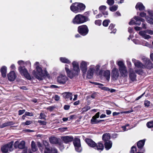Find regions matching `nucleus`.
<instances>
[{
    "label": "nucleus",
    "mask_w": 153,
    "mask_h": 153,
    "mask_svg": "<svg viewBox=\"0 0 153 153\" xmlns=\"http://www.w3.org/2000/svg\"><path fill=\"white\" fill-rule=\"evenodd\" d=\"M85 7L84 4L82 3H75L70 7L71 10L75 13L80 12L84 10Z\"/></svg>",
    "instance_id": "obj_1"
},
{
    "label": "nucleus",
    "mask_w": 153,
    "mask_h": 153,
    "mask_svg": "<svg viewBox=\"0 0 153 153\" xmlns=\"http://www.w3.org/2000/svg\"><path fill=\"white\" fill-rule=\"evenodd\" d=\"M119 66V70L122 77H126L127 76L128 71L124 63L122 61H119L117 63Z\"/></svg>",
    "instance_id": "obj_2"
},
{
    "label": "nucleus",
    "mask_w": 153,
    "mask_h": 153,
    "mask_svg": "<svg viewBox=\"0 0 153 153\" xmlns=\"http://www.w3.org/2000/svg\"><path fill=\"white\" fill-rule=\"evenodd\" d=\"M87 18L81 14H78L75 16L73 20V22L74 24H80L87 21Z\"/></svg>",
    "instance_id": "obj_3"
},
{
    "label": "nucleus",
    "mask_w": 153,
    "mask_h": 153,
    "mask_svg": "<svg viewBox=\"0 0 153 153\" xmlns=\"http://www.w3.org/2000/svg\"><path fill=\"white\" fill-rule=\"evenodd\" d=\"M50 76L45 68L42 69L39 66V80L43 79L46 77L49 78Z\"/></svg>",
    "instance_id": "obj_4"
},
{
    "label": "nucleus",
    "mask_w": 153,
    "mask_h": 153,
    "mask_svg": "<svg viewBox=\"0 0 153 153\" xmlns=\"http://www.w3.org/2000/svg\"><path fill=\"white\" fill-rule=\"evenodd\" d=\"M18 70L22 75L24 76L28 79H31V78L30 75L28 73L27 70L24 66H20L19 67Z\"/></svg>",
    "instance_id": "obj_5"
},
{
    "label": "nucleus",
    "mask_w": 153,
    "mask_h": 153,
    "mask_svg": "<svg viewBox=\"0 0 153 153\" xmlns=\"http://www.w3.org/2000/svg\"><path fill=\"white\" fill-rule=\"evenodd\" d=\"M43 144L45 148L44 153H57V151L56 149L49 147L48 143L46 141L44 142Z\"/></svg>",
    "instance_id": "obj_6"
},
{
    "label": "nucleus",
    "mask_w": 153,
    "mask_h": 153,
    "mask_svg": "<svg viewBox=\"0 0 153 153\" xmlns=\"http://www.w3.org/2000/svg\"><path fill=\"white\" fill-rule=\"evenodd\" d=\"M13 144V142L7 144L2 147L1 150L3 153H8L9 151H11L13 150L12 147Z\"/></svg>",
    "instance_id": "obj_7"
},
{
    "label": "nucleus",
    "mask_w": 153,
    "mask_h": 153,
    "mask_svg": "<svg viewBox=\"0 0 153 153\" xmlns=\"http://www.w3.org/2000/svg\"><path fill=\"white\" fill-rule=\"evenodd\" d=\"M68 78L65 75L60 74L57 76V81L60 84L64 85L68 80Z\"/></svg>",
    "instance_id": "obj_8"
},
{
    "label": "nucleus",
    "mask_w": 153,
    "mask_h": 153,
    "mask_svg": "<svg viewBox=\"0 0 153 153\" xmlns=\"http://www.w3.org/2000/svg\"><path fill=\"white\" fill-rule=\"evenodd\" d=\"M78 31L81 35L85 36L86 35L88 31V27L85 25L79 26L78 28Z\"/></svg>",
    "instance_id": "obj_9"
},
{
    "label": "nucleus",
    "mask_w": 153,
    "mask_h": 153,
    "mask_svg": "<svg viewBox=\"0 0 153 153\" xmlns=\"http://www.w3.org/2000/svg\"><path fill=\"white\" fill-rule=\"evenodd\" d=\"M76 150L78 152H81L82 150L80 143V140L78 138H75L73 142Z\"/></svg>",
    "instance_id": "obj_10"
},
{
    "label": "nucleus",
    "mask_w": 153,
    "mask_h": 153,
    "mask_svg": "<svg viewBox=\"0 0 153 153\" xmlns=\"http://www.w3.org/2000/svg\"><path fill=\"white\" fill-rule=\"evenodd\" d=\"M119 76L118 69L116 68H113L111 72V79L113 80H117Z\"/></svg>",
    "instance_id": "obj_11"
},
{
    "label": "nucleus",
    "mask_w": 153,
    "mask_h": 153,
    "mask_svg": "<svg viewBox=\"0 0 153 153\" xmlns=\"http://www.w3.org/2000/svg\"><path fill=\"white\" fill-rule=\"evenodd\" d=\"M89 63L85 61H82L80 64V69L83 73H85L87 70V65Z\"/></svg>",
    "instance_id": "obj_12"
},
{
    "label": "nucleus",
    "mask_w": 153,
    "mask_h": 153,
    "mask_svg": "<svg viewBox=\"0 0 153 153\" xmlns=\"http://www.w3.org/2000/svg\"><path fill=\"white\" fill-rule=\"evenodd\" d=\"M25 142L24 141H22L19 142L18 141H17L15 142L14 143V147L16 148H18L20 149H23L25 147Z\"/></svg>",
    "instance_id": "obj_13"
},
{
    "label": "nucleus",
    "mask_w": 153,
    "mask_h": 153,
    "mask_svg": "<svg viewBox=\"0 0 153 153\" xmlns=\"http://www.w3.org/2000/svg\"><path fill=\"white\" fill-rule=\"evenodd\" d=\"M8 80L10 81H14L16 77V75L15 72L13 71H11L7 75Z\"/></svg>",
    "instance_id": "obj_14"
},
{
    "label": "nucleus",
    "mask_w": 153,
    "mask_h": 153,
    "mask_svg": "<svg viewBox=\"0 0 153 153\" xmlns=\"http://www.w3.org/2000/svg\"><path fill=\"white\" fill-rule=\"evenodd\" d=\"M94 66L91 65L88 70L87 75V77L88 78L91 79L92 77L94 71Z\"/></svg>",
    "instance_id": "obj_15"
},
{
    "label": "nucleus",
    "mask_w": 153,
    "mask_h": 153,
    "mask_svg": "<svg viewBox=\"0 0 153 153\" xmlns=\"http://www.w3.org/2000/svg\"><path fill=\"white\" fill-rule=\"evenodd\" d=\"M145 62V65H146V68L148 69H151L153 67V65L151 61L147 58H145L144 60Z\"/></svg>",
    "instance_id": "obj_16"
},
{
    "label": "nucleus",
    "mask_w": 153,
    "mask_h": 153,
    "mask_svg": "<svg viewBox=\"0 0 153 153\" xmlns=\"http://www.w3.org/2000/svg\"><path fill=\"white\" fill-rule=\"evenodd\" d=\"M61 139L65 143H66L72 141L74 138L73 137L71 136H66L62 137Z\"/></svg>",
    "instance_id": "obj_17"
},
{
    "label": "nucleus",
    "mask_w": 153,
    "mask_h": 153,
    "mask_svg": "<svg viewBox=\"0 0 153 153\" xmlns=\"http://www.w3.org/2000/svg\"><path fill=\"white\" fill-rule=\"evenodd\" d=\"M147 33L146 30L144 31H141L139 32V34L143 38L145 39H148L151 38V36L148 35L146 34Z\"/></svg>",
    "instance_id": "obj_18"
},
{
    "label": "nucleus",
    "mask_w": 153,
    "mask_h": 153,
    "mask_svg": "<svg viewBox=\"0 0 153 153\" xmlns=\"http://www.w3.org/2000/svg\"><path fill=\"white\" fill-rule=\"evenodd\" d=\"M85 141L88 145L91 147H93L94 148L95 147V146H96V143L91 139H86Z\"/></svg>",
    "instance_id": "obj_19"
},
{
    "label": "nucleus",
    "mask_w": 153,
    "mask_h": 153,
    "mask_svg": "<svg viewBox=\"0 0 153 153\" xmlns=\"http://www.w3.org/2000/svg\"><path fill=\"white\" fill-rule=\"evenodd\" d=\"M104 148V146L103 144L101 143V142H100L98 143L97 144H96V146H95L94 149L100 152L103 150Z\"/></svg>",
    "instance_id": "obj_20"
},
{
    "label": "nucleus",
    "mask_w": 153,
    "mask_h": 153,
    "mask_svg": "<svg viewBox=\"0 0 153 153\" xmlns=\"http://www.w3.org/2000/svg\"><path fill=\"white\" fill-rule=\"evenodd\" d=\"M38 63L37 62H36L34 65L35 67L36 68V71L34 70L33 72V74L34 76L36 78L38 79Z\"/></svg>",
    "instance_id": "obj_21"
},
{
    "label": "nucleus",
    "mask_w": 153,
    "mask_h": 153,
    "mask_svg": "<svg viewBox=\"0 0 153 153\" xmlns=\"http://www.w3.org/2000/svg\"><path fill=\"white\" fill-rule=\"evenodd\" d=\"M129 77L130 79L133 81H135L136 80V75L133 71L132 69L130 70Z\"/></svg>",
    "instance_id": "obj_22"
},
{
    "label": "nucleus",
    "mask_w": 153,
    "mask_h": 153,
    "mask_svg": "<svg viewBox=\"0 0 153 153\" xmlns=\"http://www.w3.org/2000/svg\"><path fill=\"white\" fill-rule=\"evenodd\" d=\"M67 65H65V69L68 76L71 78L73 77V75L72 74V71H71L69 69Z\"/></svg>",
    "instance_id": "obj_23"
},
{
    "label": "nucleus",
    "mask_w": 153,
    "mask_h": 153,
    "mask_svg": "<svg viewBox=\"0 0 153 153\" xmlns=\"http://www.w3.org/2000/svg\"><path fill=\"white\" fill-rule=\"evenodd\" d=\"M80 70L79 66H77L73 67V69L72 71V74L73 75V77L75 75H78L80 72Z\"/></svg>",
    "instance_id": "obj_24"
},
{
    "label": "nucleus",
    "mask_w": 153,
    "mask_h": 153,
    "mask_svg": "<svg viewBox=\"0 0 153 153\" xmlns=\"http://www.w3.org/2000/svg\"><path fill=\"white\" fill-rule=\"evenodd\" d=\"M7 71V68L5 66H4L1 67L0 69V72L1 75L3 77H5L6 75Z\"/></svg>",
    "instance_id": "obj_25"
},
{
    "label": "nucleus",
    "mask_w": 153,
    "mask_h": 153,
    "mask_svg": "<svg viewBox=\"0 0 153 153\" xmlns=\"http://www.w3.org/2000/svg\"><path fill=\"white\" fill-rule=\"evenodd\" d=\"M63 96L65 99H69L71 100L72 99V95L71 93L66 92L63 93Z\"/></svg>",
    "instance_id": "obj_26"
},
{
    "label": "nucleus",
    "mask_w": 153,
    "mask_h": 153,
    "mask_svg": "<svg viewBox=\"0 0 153 153\" xmlns=\"http://www.w3.org/2000/svg\"><path fill=\"white\" fill-rule=\"evenodd\" d=\"M110 138V134L109 133H106L103 134L102 137V139L105 142L109 140Z\"/></svg>",
    "instance_id": "obj_27"
},
{
    "label": "nucleus",
    "mask_w": 153,
    "mask_h": 153,
    "mask_svg": "<svg viewBox=\"0 0 153 153\" xmlns=\"http://www.w3.org/2000/svg\"><path fill=\"white\" fill-rule=\"evenodd\" d=\"M14 124V123L12 121L8 122H7L4 123L2 124H1L0 125V128H2L7 126L13 125Z\"/></svg>",
    "instance_id": "obj_28"
},
{
    "label": "nucleus",
    "mask_w": 153,
    "mask_h": 153,
    "mask_svg": "<svg viewBox=\"0 0 153 153\" xmlns=\"http://www.w3.org/2000/svg\"><path fill=\"white\" fill-rule=\"evenodd\" d=\"M135 8L137 9H138L140 10H142L144 9L145 7L142 3L138 2L137 3Z\"/></svg>",
    "instance_id": "obj_29"
},
{
    "label": "nucleus",
    "mask_w": 153,
    "mask_h": 153,
    "mask_svg": "<svg viewBox=\"0 0 153 153\" xmlns=\"http://www.w3.org/2000/svg\"><path fill=\"white\" fill-rule=\"evenodd\" d=\"M110 71L108 70L105 71L104 73V76L108 81H109L110 78Z\"/></svg>",
    "instance_id": "obj_30"
},
{
    "label": "nucleus",
    "mask_w": 153,
    "mask_h": 153,
    "mask_svg": "<svg viewBox=\"0 0 153 153\" xmlns=\"http://www.w3.org/2000/svg\"><path fill=\"white\" fill-rule=\"evenodd\" d=\"M104 144L105 148L106 150H108L111 147L112 143L110 141H108L105 142Z\"/></svg>",
    "instance_id": "obj_31"
},
{
    "label": "nucleus",
    "mask_w": 153,
    "mask_h": 153,
    "mask_svg": "<svg viewBox=\"0 0 153 153\" xmlns=\"http://www.w3.org/2000/svg\"><path fill=\"white\" fill-rule=\"evenodd\" d=\"M136 67L141 68H146V65H143L139 61H137V63H135V65Z\"/></svg>",
    "instance_id": "obj_32"
},
{
    "label": "nucleus",
    "mask_w": 153,
    "mask_h": 153,
    "mask_svg": "<svg viewBox=\"0 0 153 153\" xmlns=\"http://www.w3.org/2000/svg\"><path fill=\"white\" fill-rule=\"evenodd\" d=\"M145 142L144 140H142L138 141L137 143L138 148L139 149L142 148L144 145Z\"/></svg>",
    "instance_id": "obj_33"
},
{
    "label": "nucleus",
    "mask_w": 153,
    "mask_h": 153,
    "mask_svg": "<svg viewBox=\"0 0 153 153\" xmlns=\"http://www.w3.org/2000/svg\"><path fill=\"white\" fill-rule=\"evenodd\" d=\"M60 60L62 63L67 64H69L71 63V61L65 57H60Z\"/></svg>",
    "instance_id": "obj_34"
},
{
    "label": "nucleus",
    "mask_w": 153,
    "mask_h": 153,
    "mask_svg": "<svg viewBox=\"0 0 153 153\" xmlns=\"http://www.w3.org/2000/svg\"><path fill=\"white\" fill-rule=\"evenodd\" d=\"M50 142L52 144H56L58 142L57 139L55 137H51L50 138Z\"/></svg>",
    "instance_id": "obj_35"
},
{
    "label": "nucleus",
    "mask_w": 153,
    "mask_h": 153,
    "mask_svg": "<svg viewBox=\"0 0 153 153\" xmlns=\"http://www.w3.org/2000/svg\"><path fill=\"white\" fill-rule=\"evenodd\" d=\"M114 25L113 24H111L108 27V29L110 30L111 31V33H115L116 31V29H114Z\"/></svg>",
    "instance_id": "obj_36"
},
{
    "label": "nucleus",
    "mask_w": 153,
    "mask_h": 153,
    "mask_svg": "<svg viewBox=\"0 0 153 153\" xmlns=\"http://www.w3.org/2000/svg\"><path fill=\"white\" fill-rule=\"evenodd\" d=\"M31 146L33 152H35L37 150V148L36 146V144L33 141H32L31 142Z\"/></svg>",
    "instance_id": "obj_37"
},
{
    "label": "nucleus",
    "mask_w": 153,
    "mask_h": 153,
    "mask_svg": "<svg viewBox=\"0 0 153 153\" xmlns=\"http://www.w3.org/2000/svg\"><path fill=\"white\" fill-rule=\"evenodd\" d=\"M141 24L140 22H135V21L133 19H131L130 22H129V24L130 25H140Z\"/></svg>",
    "instance_id": "obj_38"
},
{
    "label": "nucleus",
    "mask_w": 153,
    "mask_h": 153,
    "mask_svg": "<svg viewBox=\"0 0 153 153\" xmlns=\"http://www.w3.org/2000/svg\"><path fill=\"white\" fill-rule=\"evenodd\" d=\"M39 127H41V126L43 125L42 126V127H44L45 125L46 124V122L45 121H42L39 120Z\"/></svg>",
    "instance_id": "obj_39"
},
{
    "label": "nucleus",
    "mask_w": 153,
    "mask_h": 153,
    "mask_svg": "<svg viewBox=\"0 0 153 153\" xmlns=\"http://www.w3.org/2000/svg\"><path fill=\"white\" fill-rule=\"evenodd\" d=\"M96 118H95V117H93L91 120V122L92 124H95L98 123L100 122V121H98V120L96 119Z\"/></svg>",
    "instance_id": "obj_40"
},
{
    "label": "nucleus",
    "mask_w": 153,
    "mask_h": 153,
    "mask_svg": "<svg viewBox=\"0 0 153 153\" xmlns=\"http://www.w3.org/2000/svg\"><path fill=\"white\" fill-rule=\"evenodd\" d=\"M118 7L117 5H114L109 8L110 10L112 11H114L117 10Z\"/></svg>",
    "instance_id": "obj_41"
},
{
    "label": "nucleus",
    "mask_w": 153,
    "mask_h": 153,
    "mask_svg": "<svg viewBox=\"0 0 153 153\" xmlns=\"http://www.w3.org/2000/svg\"><path fill=\"white\" fill-rule=\"evenodd\" d=\"M146 126L149 128L153 127V121L148 122L146 124Z\"/></svg>",
    "instance_id": "obj_42"
},
{
    "label": "nucleus",
    "mask_w": 153,
    "mask_h": 153,
    "mask_svg": "<svg viewBox=\"0 0 153 153\" xmlns=\"http://www.w3.org/2000/svg\"><path fill=\"white\" fill-rule=\"evenodd\" d=\"M147 22L150 23V24H153V19L149 17H147L146 18Z\"/></svg>",
    "instance_id": "obj_43"
},
{
    "label": "nucleus",
    "mask_w": 153,
    "mask_h": 153,
    "mask_svg": "<svg viewBox=\"0 0 153 153\" xmlns=\"http://www.w3.org/2000/svg\"><path fill=\"white\" fill-rule=\"evenodd\" d=\"M110 22V21L109 20H105L102 23L103 25L105 27H107L108 25V23Z\"/></svg>",
    "instance_id": "obj_44"
},
{
    "label": "nucleus",
    "mask_w": 153,
    "mask_h": 153,
    "mask_svg": "<svg viewBox=\"0 0 153 153\" xmlns=\"http://www.w3.org/2000/svg\"><path fill=\"white\" fill-rule=\"evenodd\" d=\"M72 65L73 67L79 66V63L75 61H74L72 63Z\"/></svg>",
    "instance_id": "obj_45"
},
{
    "label": "nucleus",
    "mask_w": 153,
    "mask_h": 153,
    "mask_svg": "<svg viewBox=\"0 0 153 153\" xmlns=\"http://www.w3.org/2000/svg\"><path fill=\"white\" fill-rule=\"evenodd\" d=\"M102 21L100 20H97L95 21V24L98 26H100L101 25Z\"/></svg>",
    "instance_id": "obj_46"
},
{
    "label": "nucleus",
    "mask_w": 153,
    "mask_h": 153,
    "mask_svg": "<svg viewBox=\"0 0 153 153\" xmlns=\"http://www.w3.org/2000/svg\"><path fill=\"white\" fill-rule=\"evenodd\" d=\"M107 2L109 5H113L114 3V0H107Z\"/></svg>",
    "instance_id": "obj_47"
},
{
    "label": "nucleus",
    "mask_w": 153,
    "mask_h": 153,
    "mask_svg": "<svg viewBox=\"0 0 153 153\" xmlns=\"http://www.w3.org/2000/svg\"><path fill=\"white\" fill-rule=\"evenodd\" d=\"M18 63L20 66H22L25 65V62L22 60H19L18 61Z\"/></svg>",
    "instance_id": "obj_48"
},
{
    "label": "nucleus",
    "mask_w": 153,
    "mask_h": 153,
    "mask_svg": "<svg viewBox=\"0 0 153 153\" xmlns=\"http://www.w3.org/2000/svg\"><path fill=\"white\" fill-rule=\"evenodd\" d=\"M136 151V148L135 147L133 146L131 148V153H134Z\"/></svg>",
    "instance_id": "obj_49"
},
{
    "label": "nucleus",
    "mask_w": 153,
    "mask_h": 153,
    "mask_svg": "<svg viewBox=\"0 0 153 153\" xmlns=\"http://www.w3.org/2000/svg\"><path fill=\"white\" fill-rule=\"evenodd\" d=\"M106 9V7L104 5H102L100 6L99 8L100 10L101 11H103L105 10Z\"/></svg>",
    "instance_id": "obj_50"
},
{
    "label": "nucleus",
    "mask_w": 153,
    "mask_h": 153,
    "mask_svg": "<svg viewBox=\"0 0 153 153\" xmlns=\"http://www.w3.org/2000/svg\"><path fill=\"white\" fill-rule=\"evenodd\" d=\"M150 104V102L148 100L145 101L144 102V104L145 106L148 107L149 106Z\"/></svg>",
    "instance_id": "obj_51"
},
{
    "label": "nucleus",
    "mask_w": 153,
    "mask_h": 153,
    "mask_svg": "<svg viewBox=\"0 0 153 153\" xmlns=\"http://www.w3.org/2000/svg\"><path fill=\"white\" fill-rule=\"evenodd\" d=\"M143 45L146 46L148 47H149L150 46V45L146 41H144L143 42V43L142 44Z\"/></svg>",
    "instance_id": "obj_52"
},
{
    "label": "nucleus",
    "mask_w": 153,
    "mask_h": 153,
    "mask_svg": "<svg viewBox=\"0 0 153 153\" xmlns=\"http://www.w3.org/2000/svg\"><path fill=\"white\" fill-rule=\"evenodd\" d=\"M140 17L138 16H135L134 18L135 20H136V22H140Z\"/></svg>",
    "instance_id": "obj_53"
},
{
    "label": "nucleus",
    "mask_w": 153,
    "mask_h": 153,
    "mask_svg": "<svg viewBox=\"0 0 153 153\" xmlns=\"http://www.w3.org/2000/svg\"><path fill=\"white\" fill-rule=\"evenodd\" d=\"M147 33L152 35L153 34V31L150 30H146Z\"/></svg>",
    "instance_id": "obj_54"
},
{
    "label": "nucleus",
    "mask_w": 153,
    "mask_h": 153,
    "mask_svg": "<svg viewBox=\"0 0 153 153\" xmlns=\"http://www.w3.org/2000/svg\"><path fill=\"white\" fill-rule=\"evenodd\" d=\"M135 72L139 74H142L143 73V71L142 69H140L138 70H136Z\"/></svg>",
    "instance_id": "obj_55"
},
{
    "label": "nucleus",
    "mask_w": 153,
    "mask_h": 153,
    "mask_svg": "<svg viewBox=\"0 0 153 153\" xmlns=\"http://www.w3.org/2000/svg\"><path fill=\"white\" fill-rule=\"evenodd\" d=\"M25 115L31 117L33 115V114L32 113H30L28 112H26L25 113Z\"/></svg>",
    "instance_id": "obj_56"
},
{
    "label": "nucleus",
    "mask_w": 153,
    "mask_h": 153,
    "mask_svg": "<svg viewBox=\"0 0 153 153\" xmlns=\"http://www.w3.org/2000/svg\"><path fill=\"white\" fill-rule=\"evenodd\" d=\"M100 87L102 89L105 91H109L110 90L109 88L106 87Z\"/></svg>",
    "instance_id": "obj_57"
},
{
    "label": "nucleus",
    "mask_w": 153,
    "mask_h": 153,
    "mask_svg": "<svg viewBox=\"0 0 153 153\" xmlns=\"http://www.w3.org/2000/svg\"><path fill=\"white\" fill-rule=\"evenodd\" d=\"M22 153H32L30 150L25 149L23 150Z\"/></svg>",
    "instance_id": "obj_58"
},
{
    "label": "nucleus",
    "mask_w": 153,
    "mask_h": 153,
    "mask_svg": "<svg viewBox=\"0 0 153 153\" xmlns=\"http://www.w3.org/2000/svg\"><path fill=\"white\" fill-rule=\"evenodd\" d=\"M90 109V107L89 106H86L85 107L83 108V111H86Z\"/></svg>",
    "instance_id": "obj_59"
},
{
    "label": "nucleus",
    "mask_w": 153,
    "mask_h": 153,
    "mask_svg": "<svg viewBox=\"0 0 153 153\" xmlns=\"http://www.w3.org/2000/svg\"><path fill=\"white\" fill-rule=\"evenodd\" d=\"M25 64L27 66H28L29 67H30L31 63L29 61H27L25 62Z\"/></svg>",
    "instance_id": "obj_60"
},
{
    "label": "nucleus",
    "mask_w": 153,
    "mask_h": 153,
    "mask_svg": "<svg viewBox=\"0 0 153 153\" xmlns=\"http://www.w3.org/2000/svg\"><path fill=\"white\" fill-rule=\"evenodd\" d=\"M25 112V110H19V115H21L23 114Z\"/></svg>",
    "instance_id": "obj_61"
},
{
    "label": "nucleus",
    "mask_w": 153,
    "mask_h": 153,
    "mask_svg": "<svg viewBox=\"0 0 153 153\" xmlns=\"http://www.w3.org/2000/svg\"><path fill=\"white\" fill-rule=\"evenodd\" d=\"M32 122L30 121H27L25 123H22L24 125H28L30 124Z\"/></svg>",
    "instance_id": "obj_62"
},
{
    "label": "nucleus",
    "mask_w": 153,
    "mask_h": 153,
    "mask_svg": "<svg viewBox=\"0 0 153 153\" xmlns=\"http://www.w3.org/2000/svg\"><path fill=\"white\" fill-rule=\"evenodd\" d=\"M146 15V14L144 12H141L140 14V16L141 17H145Z\"/></svg>",
    "instance_id": "obj_63"
},
{
    "label": "nucleus",
    "mask_w": 153,
    "mask_h": 153,
    "mask_svg": "<svg viewBox=\"0 0 153 153\" xmlns=\"http://www.w3.org/2000/svg\"><path fill=\"white\" fill-rule=\"evenodd\" d=\"M149 14L152 17H153V12L151 10L148 11Z\"/></svg>",
    "instance_id": "obj_64"
}]
</instances>
